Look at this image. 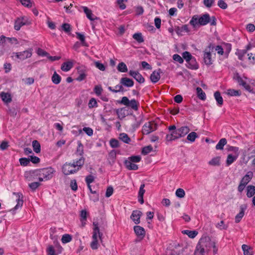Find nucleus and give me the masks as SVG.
I'll list each match as a JSON object with an SVG mask.
<instances>
[{"instance_id": "obj_1", "label": "nucleus", "mask_w": 255, "mask_h": 255, "mask_svg": "<svg viewBox=\"0 0 255 255\" xmlns=\"http://www.w3.org/2000/svg\"><path fill=\"white\" fill-rule=\"evenodd\" d=\"M212 247V241L207 236H203L199 241L194 252L195 255H205Z\"/></svg>"}, {"instance_id": "obj_2", "label": "nucleus", "mask_w": 255, "mask_h": 255, "mask_svg": "<svg viewBox=\"0 0 255 255\" xmlns=\"http://www.w3.org/2000/svg\"><path fill=\"white\" fill-rule=\"evenodd\" d=\"M85 159L81 157L73 163H65L62 167V171L65 175H69L77 172L84 164Z\"/></svg>"}, {"instance_id": "obj_3", "label": "nucleus", "mask_w": 255, "mask_h": 255, "mask_svg": "<svg viewBox=\"0 0 255 255\" xmlns=\"http://www.w3.org/2000/svg\"><path fill=\"white\" fill-rule=\"evenodd\" d=\"M93 225L94 226L92 235L93 241L90 244V247L93 250H97L99 245L98 241V237H99V239L101 240L103 234L100 231L98 223L94 222Z\"/></svg>"}, {"instance_id": "obj_4", "label": "nucleus", "mask_w": 255, "mask_h": 255, "mask_svg": "<svg viewBox=\"0 0 255 255\" xmlns=\"http://www.w3.org/2000/svg\"><path fill=\"white\" fill-rule=\"evenodd\" d=\"M55 172V170L54 168L49 167L36 170L33 171L32 173L37 176H42L45 180H48L52 178L53 174Z\"/></svg>"}, {"instance_id": "obj_5", "label": "nucleus", "mask_w": 255, "mask_h": 255, "mask_svg": "<svg viewBox=\"0 0 255 255\" xmlns=\"http://www.w3.org/2000/svg\"><path fill=\"white\" fill-rule=\"evenodd\" d=\"M214 52V44L210 43L204 51L203 60L206 65L209 66L212 64L213 60L211 53Z\"/></svg>"}, {"instance_id": "obj_6", "label": "nucleus", "mask_w": 255, "mask_h": 255, "mask_svg": "<svg viewBox=\"0 0 255 255\" xmlns=\"http://www.w3.org/2000/svg\"><path fill=\"white\" fill-rule=\"evenodd\" d=\"M118 102L121 105L130 108L135 111L138 110L139 106V103L135 99H131V100H129L127 97H123L121 100Z\"/></svg>"}, {"instance_id": "obj_7", "label": "nucleus", "mask_w": 255, "mask_h": 255, "mask_svg": "<svg viewBox=\"0 0 255 255\" xmlns=\"http://www.w3.org/2000/svg\"><path fill=\"white\" fill-rule=\"evenodd\" d=\"M157 125L154 122H150L144 124L142 127V132L143 134H148L157 129Z\"/></svg>"}, {"instance_id": "obj_8", "label": "nucleus", "mask_w": 255, "mask_h": 255, "mask_svg": "<svg viewBox=\"0 0 255 255\" xmlns=\"http://www.w3.org/2000/svg\"><path fill=\"white\" fill-rule=\"evenodd\" d=\"M30 22L26 17L22 16L17 18L14 22V28L16 30H20L21 26L25 25H29Z\"/></svg>"}, {"instance_id": "obj_9", "label": "nucleus", "mask_w": 255, "mask_h": 255, "mask_svg": "<svg viewBox=\"0 0 255 255\" xmlns=\"http://www.w3.org/2000/svg\"><path fill=\"white\" fill-rule=\"evenodd\" d=\"M32 49L31 48H29L27 50L15 53V56L21 60H25L28 58H29L32 55Z\"/></svg>"}, {"instance_id": "obj_10", "label": "nucleus", "mask_w": 255, "mask_h": 255, "mask_svg": "<svg viewBox=\"0 0 255 255\" xmlns=\"http://www.w3.org/2000/svg\"><path fill=\"white\" fill-rule=\"evenodd\" d=\"M13 194L15 196L16 201L17 202V204L15 206L11 209V211H14L15 210L18 209L19 208H21L23 205V195L21 193H15L13 192Z\"/></svg>"}, {"instance_id": "obj_11", "label": "nucleus", "mask_w": 255, "mask_h": 255, "mask_svg": "<svg viewBox=\"0 0 255 255\" xmlns=\"http://www.w3.org/2000/svg\"><path fill=\"white\" fill-rule=\"evenodd\" d=\"M142 215V213L141 211L134 210L133 211L130 218L135 224H138L140 223V218Z\"/></svg>"}, {"instance_id": "obj_12", "label": "nucleus", "mask_w": 255, "mask_h": 255, "mask_svg": "<svg viewBox=\"0 0 255 255\" xmlns=\"http://www.w3.org/2000/svg\"><path fill=\"white\" fill-rule=\"evenodd\" d=\"M129 75L132 76L136 81L139 83H143L144 82V78L137 71L130 70L129 72Z\"/></svg>"}, {"instance_id": "obj_13", "label": "nucleus", "mask_w": 255, "mask_h": 255, "mask_svg": "<svg viewBox=\"0 0 255 255\" xmlns=\"http://www.w3.org/2000/svg\"><path fill=\"white\" fill-rule=\"evenodd\" d=\"M210 21V17L208 13H206L199 17L198 23L200 25H205Z\"/></svg>"}, {"instance_id": "obj_14", "label": "nucleus", "mask_w": 255, "mask_h": 255, "mask_svg": "<svg viewBox=\"0 0 255 255\" xmlns=\"http://www.w3.org/2000/svg\"><path fill=\"white\" fill-rule=\"evenodd\" d=\"M161 73H162V72L160 69H158L157 71H154L152 73L150 76V78L152 83H156L159 80L160 78V74Z\"/></svg>"}, {"instance_id": "obj_15", "label": "nucleus", "mask_w": 255, "mask_h": 255, "mask_svg": "<svg viewBox=\"0 0 255 255\" xmlns=\"http://www.w3.org/2000/svg\"><path fill=\"white\" fill-rule=\"evenodd\" d=\"M77 69L79 73V76L76 78V80L78 81H82L83 80H84L87 76V74H86L85 67L80 66L77 68Z\"/></svg>"}, {"instance_id": "obj_16", "label": "nucleus", "mask_w": 255, "mask_h": 255, "mask_svg": "<svg viewBox=\"0 0 255 255\" xmlns=\"http://www.w3.org/2000/svg\"><path fill=\"white\" fill-rule=\"evenodd\" d=\"M247 209L246 205H242L240 206V211L235 217V222L239 223L245 215V211Z\"/></svg>"}, {"instance_id": "obj_17", "label": "nucleus", "mask_w": 255, "mask_h": 255, "mask_svg": "<svg viewBox=\"0 0 255 255\" xmlns=\"http://www.w3.org/2000/svg\"><path fill=\"white\" fill-rule=\"evenodd\" d=\"M120 83L127 87H131L133 86L134 82L132 79L128 78L123 77L120 80Z\"/></svg>"}, {"instance_id": "obj_18", "label": "nucleus", "mask_w": 255, "mask_h": 255, "mask_svg": "<svg viewBox=\"0 0 255 255\" xmlns=\"http://www.w3.org/2000/svg\"><path fill=\"white\" fill-rule=\"evenodd\" d=\"M133 229L135 234L138 237H140L142 239L145 236V231L143 228L139 226H135L134 227Z\"/></svg>"}, {"instance_id": "obj_19", "label": "nucleus", "mask_w": 255, "mask_h": 255, "mask_svg": "<svg viewBox=\"0 0 255 255\" xmlns=\"http://www.w3.org/2000/svg\"><path fill=\"white\" fill-rule=\"evenodd\" d=\"M116 152L115 150H111L108 156L107 159L109 164L113 165L116 159Z\"/></svg>"}, {"instance_id": "obj_20", "label": "nucleus", "mask_w": 255, "mask_h": 255, "mask_svg": "<svg viewBox=\"0 0 255 255\" xmlns=\"http://www.w3.org/2000/svg\"><path fill=\"white\" fill-rule=\"evenodd\" d=\"M179 133L178 132V129L174 130V131H172L170 134H167L166 136V139L168 141H172L177 138H180Z\"/></svg>"}, {"instance_id": "obj_21", "label": "nucleus", "mask_w": 255, "mask_h": 255, "mask_svg": "<svg viewBox=\"0 0 255 255\" xmlns=\"http://www.w3.org/2000/svg\"><path fill=\"white\" fill-rule=\"evenodd\" d=\"M82 8L83 9L84 12L86 14L87 18L89 19L90 20L93 21L97 18L96 16H94L93 14L92 10L89 9L87 7L82 6Z\"/></svg>"}, {"instance_id": "obj_22", "label": "nucleus", "mask_w": 255, "mask_h": 255, "mask_svg": "<svg viewBox=\"0 0 255 255\" xmlns=\"http://www.w3.org/2000/svg\"><path fill=\"white\" fill-rule=\"evenodd\" d=\"M124 163L128 170H136L138 169V166L136 164L128 160H126Z\"/></svg>"}, {"instance_id": "obj_23", "label": "nucleus", "mask_w": 255, "mask_h": 255, "mask_svg": "<svg viewBox=\"0 0 255 255\" xmlns=\"http://www.w3.org/2000/svg\"><path fill=\"white\" fill-rule=\"evenodd\" d=\"M144 184H141L140 186L139 190L138 192V201L141 204H142L144 202L143 195L145 193V190L144 189Z\"/></svg>"}, {"instance_id": "obj_24", "label": "nucleus", "mask_w": 255, "mask_h": 255, "mask_svg": "<svg viewBox=\"0 0 255 255\" xmlns=\"http://www.w3.org/2000/svg\"><path fill=\"white\" fill-rule=\"evenodd\" d=\"M73 66V63L72 61H67L64 62L61 65V69L63 71H69Z\"/></svg>"}, {"instance_id": "obj_25", "label": "nucleus", "mask_w": 255, "mask_h": 255, "mask_svg": "<svg viewBox=\"0 0 255 255\" xmlns=\"http://www.w3.org/2000/svg\"><path fill=\"white\" fill-rule=\"evenodd\" d=\"M177 129L180 137L184 136L190 131V128L187 126L182 127Z\"/></svg>"}, {"instance_id": "obj_26", "label": "nucleus", "mask_w": 255, "mask_h": 255, "mask_svg": "<svg viewBox=\"0 0 255 255\" xmlns=\"http://www.w3.org/2000/svg\"><path fill=\"white\" fill-rule=\"evenodd\" d=\"M187 67L191 69L196 70L198 68V65L194 58H192L190 61H187Z\"/></svg>"}, {"instance_id": "obj_27", "label": "nucleus", "mask_w": 255, "mask_h": 255, "mask_svg": "<svg viewBox=\"0 0 255 255\" xmlns=\"http://www.w3.org/2000/svg\"><path fill=\"white\" fill-rule=\"evenodd\" d=\"M0 95L2 100L5 103H9L11 101V95L9 94L1 92Z\"/></svg>"}, {"instance_id": "obj_28", "label": "nucleus", "mask_w": 255, "mask_h": 255, "mask_svg": "<svg viewBox=\"0 0 255 255\" xmlns=\"http://www.w3.org/2000/svg\"><path fill=\"white\" fill-rule=\"evenodd\" d=\"M227 143V140L225 138H221L216 146L217 150H222L224 148V145Z\"/></svg>"}, {"instance_id": "obj_29", "label": "nucleus", "mask_w": 255, "mask_h": 255, "mask_svg": "<svg viewBox=\"0 0 255 255\" xmlns=\"http://www.w3.org/2000/svg\"><path fill=\"white\" fill-rule=\"evenodd\" d=\"M238 154L235 156H233L232 154H230L228 155L227 158L226 160V164L227 166H229L232 164L238 158Z\"/></svg>"}, {"instance_id": "obj_30", "label": "nucleus", "mask_w": 255, "mask_h": 255, "mask_svg": "<svg viewBox=\"0 0 255 255\" xmlns=\"http://www.w3.org/2000/svg\"><path fill=\"white\" fill-rule=\"evenodd\" d=\"M214 97L218 103V105L219 106H221L223 104V100L222 97L221 96L220 93L219 91H216L215 92Z\"/></svg>"}, {"instance_id": "obj_31", "label": "nucleus", "mask_w": 255, "mask_h": 255, "mask_svg": "<svg viewBox=\"0 0 255 255\" xmlns=\"http://www.w3.org/2000/svg\"><path fill=\"white\" fill-rule=\"evenodd\" d=\"M117 69L119 72L123 73L127 72L128 71L126 64L123 62L119 63L117 66Z\"/></svg>"}, {"instance_id": "obj_32", "label": "nucleus", "mask_w": 255, "mask_h": 255, "mask_svg": "<svg viewBox=\"0 0 255 255\" xmlns=\"http://www.w3.org/2000/svg\"><path fill=\"white\" fill-rule=\"evenodd\" d=\"M255 194V186L250 185L247 187V196L250 198Z\"/></svg>"}, {"instance_id": "obj_33", "label": "nucleus", "mask_w": 255, "mask_h": 255, "mask_svg": "<svg viewBox=\"0 0 255 255\" xmlns=\"http://www.w3.org/2000/svg\"><path fill=\"white\" fill-rule=\"evenodd\" d=\"M52 82L55 84H58L60 83L61 80V77L56 73L54 72L51 78Z\"/></svg>"}, {"instance_id": "obj_34", "label": "nucleus", "mask_w": 255, "mask_h": 255, "mask_svg": "<svg viewBox=\"0 0 255 255\" xmlns=\"http://www.w3.org/2000/svg\"><path fill=\"white\" fill-rule=\"evenodd\" d=\"M119 139L126 143H129L130 141V138L128 135L125 133H120L119 135Z\"/></svg>"}, {"instance_id": "obj_35", "label": "nucleus", "mask_w": 255, "mask_h": 255, "mask_svg": "<svg viewBox=\"0 0 255 255\" xmlns=\"http://www.w3.org/2000/svg\"><path fill=\"white\" fill-rule=\"evenodd\" d=\"M252 177V173H251V175L249 174L245 175L243 178L242 179L240 183L241 184H243V185L246 186V185L250 181Z\"/></svg>"}, {"instance_id": "obj_36", "label": "nucleus", "mask_w": 255, "mask_h": 255, "mask_svg": "<svg viewBox=\"0 0 255 255\" xmlns=\"http://www.w3.org/2000/svg\"><path fill=\"white\" fill-rule=\"evenodd\" d=\"M197 94L198 98L202 100H204L206 99V94L204 92L200 87H197L196 88Z\"/></svg>"}, {"instance_id": "obj_37", "label": "nucleus", "mask_w": 255, "mask_h": 255, "mask_svg": "<svg viewBox=\"0 0 255 255\" xmlns=\"http://www.w3.org/2000/svg\"><path fill=\"white\" fill-rule=\"evenodd\" d=\"M32 147L36 153H38L40 152V144L37 140H34L32 141Z\"/></svg>"}, {"instance_id": "obj_38", "label": "nucleus", "mask_w": 255, "mask_h": 255, "mask_svg": "<svg viewBox=\"0 0 255 255\" xmlns=\"http://www.w3.org/2000/svg\"><path fill=\"white\" fill-rule=\"evenodd\" d=\"M209 164L212 166H219L220 164V157L217 156L212 158L209 162Z\"/></svg>"}, {"instance_id": "obj_39", "label": "nucleus", "mask_w": 255, "mask_h": 255, "mask_svg": "<svg viewBox=\"0 0 255 255\" xmlns=\"http://www.w3.org/2000/svg\"><path fill=\"white\" fill-rule=\"evenodd\" d=\"M242 248L244 251V255H253L252 250L249 246L243 245Z\"/></svg>"}, {"instance_id": "obj_40", "label": "nucleus", "mask_w": 255, "mask_h": 255, "mask_svg": "<svg viewBox=\"0 0 255 255\" xmlns=\"http://www.w3.org/2000/svg\"><path fill=\"white\" fill-rule=\"evenodd\" d=\"M227 94L230 96H239L241 95V92L239 90L229 89L227 91Z\"/></svg>"}, {"instance_id": "obj_41", "label": "nucleus", "mask_w": 255, "mask_h": 255, "mask_svg": "<svg viewBox=\"0 0 255 255\" xmlns=\"http://www.w3.org/2000/svg\"><path fill=\"white\" fill-rule=\"evenodd\" d=\"M183 233L192 239L194 238L198 234V232L196 231L184 230Z\"/></svg>"}, {"instance_id": "obj_42", "label": "nucleus", "mask_w": 255, "mask_h": 255, "mask_svg": "<svg viewBox=\"0 0 255 255\" xmlns=\"http://www.w3.org/2000/svg\"><path fill=\"white\" fill-rule=\"evenodd\" d=\"M198 137V135L196 132L192 131L190 132L187 137V139L189 141L193 142H194L196 138Z\"/></svg>"}, {"instance_id": "obj_43", "label": "nucleus", "mask_w": 255, "mask_h": 255, "mask_svg": "<svg viewBox=\"0 0 255 255\" xmlns=\"http://www.w3.org/2000/svg\"><path fill=\"white\" fill-rule=\"evenodd\" d=\"M132 37L138 43H142L144 41V39L141 33H134Z\"/></svg>"}, {"instance_id": "obj_44", "label": "nucleus", "mask_w": 255, "mask_h": 255, "mask_svg": "<svg viewBox=\"0 0 255 255\" xmlns=\"http://www.w3.org/2000/svg\"><path fill=\"white\" fill-rule=\"evenodd\" d=\"M84 147L81 141H78V146L77 148L76 153L81 157H83L82 155L84 153Z\"/></svg>"}, {"instance_id": "obj_45", "label": "nucleus", "mask_w": 255, "mask_h": 255, "mask_svg": "<svg viewBox=\"0 0 255 255\" xmlns=\"http://www.w3.org/2000/svg\"><path fill=\"white\" fill-rule=\"evenodd\" d=\"M72 236L69 234H64L63 235L61 241L63 243L66 244L69 243L72 240Z\"/></svg>"}, {"instance_id": "obj_46", "label": "nucleus", "mask_w": 255, "mask_h": 255, "mask_svg": "<svg viewBox=\"0 0 255 255\" xmlns=\"http://www.w3.org/2000/svg\"><path fill=\"white\" fill-rule=\"evenodd\" d=\"M233 79L236 81L240 86L244 82V80L242 78L238 73L234 74Z\"/></svg>"}, {"instance_id": "obj_47", "label": "nucleus", "mask_w": 255, "mask_h": 255, "mask_svg": "<svg viewBox=\"0 0 255 255\" xmlns=\"http://www.w3.org/2000/svg\"><path fill=\"white\" fill-rule=\"evenodd\" d=\"M175 195L177 197L182 198L185 196V192L183 189L178 188L176 191Z\"/></svg>"}, {"instance_id": "obj_48", "label": "nucleus", "mask_w": 255, "mask_h": 255, "mask_svg": "<svg viewBox=\"0 0 255 255\" xmlns=\"http://www.w3.org/2000/svg\"><path fill=\"white\" fill-rule=\"evenodd\" d=\"M110 144L112 148H117L120 146L119 141L115 138H112L110 140Z\"/></svg>"}, {"instance_id": "obj_49", "label": "nucleus", "mask_w": 255, "mask_h": 255, "mask_svg": "<svg viewBox=\"0 0 255 255\" xmlns=\"http://www.w3.org/2000/svg\"><path fill=\"white\" fill-rule=\"evenodd\" d=\"M88 107L90 109L98 107L97 101L95 98H92L90 100L88 103Z\"/></svg>"}, {"instance_id": "obj_50", "label": "nucleus", "mask_w": 255, "mask_h": 255, "mask_svg": "<svg viewBox=\"0 0 255 255\" xmlns=\"http://www.w3.org/2000/svg\"><path fill=\"white\" fill-rule=\"evenodd\" d=\"M199 17L198 15H194L190 21L191 25H193V27H195L197 25L199 24L198 23Z\"/></svg>"}, {"instance_id": "obj_51", "label": "nucleus", "mask_w": 255, "mask_h": 255, "mask_svg": "<svg viewBox=\"0 0 255 255\" xmlns=\"http://www.w3.org/2000/svg\"><path fill=\"white\" fill-rule=\"evenodd\" d=\"M128 160L134 163H137L141 160V157L139 155L131 156L129 157Z\"/></svg>"}, {"instance_id": "obj_52", "label": "nucleus", "mask_w": 255, "mask_h": 255, "mask_svg": "<svg viewBox=\"0 0 255 255\" xmlns=\"http://www.w3.org/2000/svg\"><path fill=\"white\" fill-rule=\"evenodd\" d=\"M152 147L151 145H148L144 147L142 150V154L146 155L152 150Z\"/></svg>"}, {"instance_id": "obj_53", "label": "nucleus", "mask_w": 255, "mask_h": 255, "mask_svg": "<svg viewBox=\"0 0 255 255\" xmlns=\"http://www.w3.org/2000/svg\"><path fill=\"white\" fill-rule=\"evenodd\" d=\"M182 56L184 59L186 60V61H190L192 58V56L191 54L187 51H185L182 54Z\"/></svg>"}, {"instance_id": "obj_54", "label": "nucleus", "mask_w": 255, "mask_h": 255, "mask_svg": "<svg viewBox=\"0 0 255 255\" xmlns=\"http://www.w3.org/2000/svg\"><path fill=\"white\" fill-rule=\"evenodd\" d=\"M19 160L20 165L24 166H27L30 163L29 158H21Z\"/></svg>"}, {"instance_id": "obj_55", "label": "nucleus", "mask_w": 255, "mask_h": 255, "mask_svg": "<svg viewBox=\"0 0 255 255\" xmlns=\"http://www.w3.org/2000/svg\"><path fill=\"white\" fill-rule=\"evenodd\" d=\"M62 29L66 33H69L71 30V27L69 24L64 23L62 25Z\"/></svg>"}, {"instance_id": "obj_56", "label": "nucleus", "mask_w": 255, "mask_h": 255, "mask_svg": "<svg viewBox=\"0 0 255 255\" xmlns=\"http://www.w3.org/2000/svg\"><path fill=\"white\" fill-rule=\"evenodd\" d=\"M94 91L97 96H100L103 92V89L101 86L97 85L95 87Z\"/></svg>"}, {"instance_id": "obj_57", "label": "nucleus", "mask_w": 255, "mask_h": 255, "mask_svg": "<svg viewBox=\"0 0 255 255\" xmlns=\"http://www.w3.org/2000/svg\"><path fill=\"white\" fill-rule=\"evenodd\" d=\"M94 64L95 66L101 71H104L105 70V66L99 61H95Z\"/></svg>"}, {"instance_id": "obj_58", "label": "nucleus", "mask_w": 255, "mask_h": 255, "mask_svg": "<svg viewBox=\"0 0 255 255\" xmlns=\"http://www.w3.org/2000/svg\"><path fill=\"white\" fill-rule=\"evenodd\" d=\"M216 227L220 230H226L227 229V226L225 225L223 221H221L220 223L216 224Z\"/></svg>"}, {"instance_id": "obj_59", "label": "nucleus", "mask_w": 255, "mask_h": 255, "mask_svg": "<svg viewBox=\"0 0 255 255\" xmlns=\"http://www.w3.org/2000/svg\"><path fill=\"white\" fill-rule=\"evenodd\" d=\"M239 147L236 146H228L227 150L228 151H233L234 152L236 155L237 154H239Z\"/></svg>"}, {"instance_id": "obj_60", "label": "nucleus", "mask_w": 255, "mask_h": 255, "mask_svg": "<svg viewBox=\"0 0 255 255\" xmlns=\"http://www.w3.org/2000/svg\"><path fill=\"white\" fill-rule=\"evenodd\" d=\"M47 252L48 255H57L52 246H50L48 247Z\"/></svg>"}, {"instance_id": "obj_61", "label": "nucleus", "mask_w": 255, "mask_h": 255, "mask_svg": "<svg viewBox=\"0 0 255 255\" xmlns=\"http://www.w3.org/2000/svg\"><path fill=\"white\" fill-rule=\"evenodd\" d=\"M247 53V50H243L242 51H240L238 52L237 55L238 56V58L242 61H243L244 57Z\"/></svg>"}, {"instance_id": "obj_62", "label": "nucleus", "mask_w": 255, "mask_h": 255, "mask_svg": "<svg viewBox=\"0 0 255 255\" xmlns=\"http://www.w3.org/2000/svg\"><path fill=\"white\" fill-rule=\"evenodd\" d=\"M21 4L25 6L31 7L32 6V2L30 0H19Z\"/></svg>"}, {"instance_id": "obj_63", "label": "nucleus", "mask_w": 255, "mask_h": 255, "mask_svg": "<svg viewBox=\"0 0 255 255\" xmlns=\"http://www.w3.org/2000/svg\"><path fill=\"white\" fill-rule=\"evenodd\" d=\"M94 180L95 177L92 175L87 176L85 179V181L87 185L90 184L91 183L94 182Z\"/></svg>"}, {"instance_id": "obj_64", "label": "nucleus", "mask_w": 255, "mask_h": 255, "mask_svg": "<svg viewBox=\"0 0 255 255\" xmlns=\"http://www.w3.org/2000/svg\"><path fill=\"white\" fill-rule=\"evenodd\" d=\"M40 184L39 182H34L31 183L29 184V187L30 188V189L32 190H35L36 188H37L39 186Z\"/></svg>"}]
</instances>
